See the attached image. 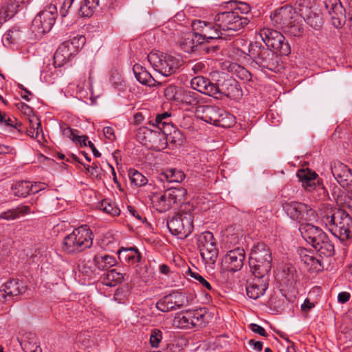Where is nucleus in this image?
<instances>
[{"label":"nucleus","mask_w":352,"mask_h":352,"mask_svg":"<svg viewBox=\"0 0 352 352\" xmlns=\"http://www.w3.org/2000/svg\"><path fill=\"white\" fill-rule=\"evenodd\" d=\"M322 223L340 241L349 239L352 234V217L339 208H327L321 217Z\"/></svg>","instance_id":"obj_1"},{"label":"nucleus","mask_w":352,"mask_h":352,"mask_svg":"<svg viewBox=\"0 0 352 352\" xmlns=\"http://www.w3.org/2000/svg\"><path fill=\"white\" fill-rule=\"evenodd\" d=\"M248 56L252 59L251 65L258 69L278 72L281 68L278 55L271 49L258 42L250 44Z\"/></svg>","instance_id":"obj_2"},{"label":"nucleus","mask_w":352,"mask_h":352,"mask_svg":"<svg viewBox=\"0 0 352 352\" xmlns=\"http://www.w3.org/2000/svg\"><path fill=\"white\" fill-rule=\"evenodd\" d=\"M92 244L91 231L86 226H80L64 237L62 248L68 254H76L91 248Z\"/></svg>","instance_id":"obj_3"},{"label":"nucleus","mask_w":352,"mask_h":352,"mask_svg":"<svg viewBox=\"0 0 352 352\" xmlns=\"http://www.w3.org/2000/svg\"><path fill=\"white\" fill-rule=\"evenodd\" d=\"M250 21L248 16H241L232 10L218 12L214 16V23L224 35L232 34L246 26Z\"/></svg>","instance_id":"obj_4"},{"label":"nucleus","mask_w":352,"mask_h":352,"mask_svg":"<svg viewBox=\"0 0 352 352\" xmlns=\"http://www.w3.org/2000/svg\"><path fill=\"white\" fill-rule=\"evenodd\" d=\"M186 195L187 190L184 188L171 187L162 195L152 193L148 197L156 210L160 212H164L174 205L179 204Z\"/></svg>","instance_id":"obj_5"},{"label":"nucleus","mask_w":352,"mask_h":352,"mask_svg":"<svg viewBox=\"0 0 352 352\" xmlns=\"http://www.w3.org/2000/svg\"><path fill=\"white\" fill-rule=\"evenodd\" d=\"M153 68L163 76H169L176 72L181 65L180 60L160 52H151L147 56Z\"/></svg>","instance_id":"obj_6"},{"label":"nucleus","mask_w":352,"mask_h":352,"mask_svg":"<svg viewBox=\"0 0 352 352\" xmlns=\"http://www.w3.org/2000/svg\"><path fill=\"white\" fill-rule=\"evenodd\" d=\"M170 232L179 239L186 238L193 230V215L182 212L172 217L167 222Z\"/></svg>","instance_id":"obj_7"},{"label":"nucleus","mask_w":352,"mask_h":352,"mask_svg":"<svg viewBox=\"0 0 352 352\" xmlns=\"http://www.w3.org/2000/svg\"><path fill=\"white\" fill-rule=\"evenodd\" d=\"M259 35L266 47H272L282 56H288L291 53V47L287 40L279 32L270 28L260 30Z\"/></svg>","instance_id":"obj_8"},{"label":"nucleus","mask_w":352,"mask_h":352,"mask_svg":"<svg viewBox=\"0 0 352 352\" xmlns=\"http://www.w3.org/2000/svg\"><path fill=\"white\" fill-rule=\"evenodd\" d=\"M57 15L56 7L54 5H50L33 19L32 32L36 36H41L50 32L55 23Z\"/></svg>","instance_id":"obj_9"},{"label":"nucleus","mask_w":352,"mask_h":352,"mask_svg":"<svg viewBox=\"0 0 352 352\" xmlns=\"http://www.w3.org/2000/svg\"><path fill=\"white\" fill-rule=\"evenodd\" d=\"M136 137L142 144L154 151H160L167 148L166 135L161 131L140 127L137 131Z\"/></svg>","instance_id":"obj_10"},{"label":"nucleus","mask_w":352,"mask_h":352,"mask_svg":"<svg viewBox=\"0 0 352 352\" xmlns=\"http://www.w3.org/2000/svg\"><path fill=\"white\" fill-rule=\"evenodd\" d=\"M288 217L298 222L311 221L314 215V210L308 205L298 202H285L282 205Z\"/></svg>","instance_id":"obj_11"},{"label":"nucleus","mask_w":352,"mask_h":352,"mask_svg":"<svg viewBox=\"0 0 352 352\" xmlns=\"http://www.w3.org/2000/svg\"><path fill=\"white\" fill-rule=\"evenodd\" d=\"M188 304V297L179 292H173L160 298L156 303V307L162 312H168L180 309Z\"/></svg>","instance_id":"obj_12"},{"label":"nucleus","mask_w":352,"mask_h":352,"mask_svg":"<svg viewBox=\"0 0 352 352\" xmlns=\"http://www.w3.org/2000/svg\"><path fill=\"white\" fill-rule=\"evenodd\" d=\"M324 5L331 17L332 25L342 28L346 21V10L340 0H324Z\"/></svg>","instance_id":"obj_13"},{"label":"nucleus","mask_w":352,"mask_h":352,"mask_svg":"<svg viewBox=\"0 0 352 352\" xmlns=\"http://www.w3.org/2000/svg\"><path fill=\"white\" fill-rule=\"evenodd\" d=\"M245 258V252L243 248H236L228 251L222 258V267L230 272L240 270Z\"/></svg>","instance_id":"obj_14"},{"label":"nucleus","mask_w":352,"mask_h":352,"mask_svg":"<svg viewBox=\"0 0 352 352\" xmlns=\"http://www.w3.org/2000/svg\"><path fill=\"white\" fill-rule=\"evenodd\" d=\"M197 112L201 113L200 118L206 122L219 126L228 117L226 111L216 106L203 105L198 108Z\"/></svg>","instance_id":"obj_15"},{"label":"nucleus","mask_w":352,"mask_h":352,"mask_svg":"<svg viewBox=\"0 0 352 352\" xmlns=\"http://www.w3.org/2000/svg\"><path fill=\"white\" fill-rule=\"evenodd\" d=\"M26 286L18 279H10L0 287V302H5L24 293Z\"/></svg>","instance_id":"obj_16"},{"label":"nucleus","mask_w":352,"mask_h":352,"mask_svg":"<svg viewBox=\"0 0 352 352\" xmlns=\"http://www.w3.org/2000/svg\"><path fill=\"white\" fill-rule=\"evenodd\" d=\"M296 175L307 191L311 192L317 189L324 190V186L315 172L309 169H301L298 171Z\"/></svg>","instance_id":"obj_17"},{"label":"nucleus","mask_w":352,"mask_h":352,"mask_svg":"<svg viewBox=\"0 0 352 352\" xmlns=\"http://www.w3.org/2000/svg\"><path fill=\"white\" fill-rule=\"evenodd\" d=\"M299 231L302 237L314 248L324 239L326 234L319 227L315 226L311 223H302L300 226Z\"/></svg>","instance_id":"obj_18"},{"label":"nucleus","mask_w":352,"mask_h":352,"mask_svg":"<svg viewBox=\"0 0 352 352\" xmlns=\"http://www.w3.org/2000/svg\"><path fill=\"white\" fill-rule=\"evenodd\" d=\"M331 173L334 178L342 187L352 189V169L341 162L331 165Z\"/></svg>","instance_id":"obj_19"},{"label":"nucleus","mask_w":352,"mask_h":352,"mask_svg":"<svg viewBox=\"0 0 352 352\" xmlns=\"http://www.w3.org/2000/svg\"><path fill=\"white\" fill-rule=\"evenodd\" d=\"M295 14L294 8L286 5L276 10L271 14L270 18L274 24L280 25L283 29L292 22Z\"/></svg>","instance_id":"obj_20"},{"label":"nucleus","mask_w":352,"mask_h":352,"mask_svg":"<svg viewBox=\"0 0 352 352\" xmlns=\"http://www.w3.org/2000/svg\"><path fill=\"white\" fill-rule=\"evenodd\" d=\"M268 278L255 277L248 283L246 287L247 296L252 299L256 300L263 296L268 287Z\"/></svg>","instance_id":"obj_21"},{"label":"nucleus","mask_w":352,"mask_h":352,"mask_svg":"<svg viewBox=\"0 0 352 352\" xmlns=\"http://www.w3.org/2000/svg\"><path fill=\"white\" fill-rule=\"evenodd\" d=\"M192 89L200 93L216 97L217 88L214 83L211 82L208 78L201 76L193 78L190 81Z\"/></svg>","instance_id":"obj_22"},{"label":"nucleus","mask_w":352,"mask_h":352,"mask_svg":"<svg viewBox=\"0 0 352 352\" xmlns=\"http://www.w3.org/2000/svg\"><path fill=\"white\" fill-rule=\"evenodd\" d=\"M201 43L195 34L189 32L181 38L179 46L186 53L198 54Z\"/></svg>","instance_id":"obj_23"},{"label":"nucleus","mask_w":352,"mask_h":352,"mask_svg":"<svg viewBox=\"0 0 352 352\" xmlns=\"http://www.w3.org/2000/svg\"><path fill=\"white\" fill-rule=\"evenodd\" d=\"M249 265L255 277L267 278V274L272 268V261L249 258Z\"/></svg>","instance_id":"obj_24"},{"label":"nucleus","mask_w":352,"mask_h":352,"mask_svg":"<svg viewBox=\"0 0 352 352\" xmlns=\"http://www.w3.org/2000/svg\"><path fill=\"white\" fill-rule=\"evenodd\" d=\"M217 88L216 98L222 95L228 98L234 97L239 91L237 87V82L232 79L224 80L222 82L219 80L217 83H214Z\"/></svg>","instance_id":"obj_25"},{"label":"nucleus","mask_w":352,"mask_h":352,"mask_svg":"<svg viewBox=\"0 0 352 352\" xmlns=\"http://www.w3.org/2000/svg\"><path fill=\"white\" fill-rule=\"evenodd\" d=\"M129 278V274L126 270L122 271L118 269H113L109 270L102 278V284L109 286L114 287L118 284H120L124 280Z\"/></svg>","instance_id":"obj_26"},{"label":"nucleus","mask_w":352,"mask_h":352,"mask_svg":"<svg viewBox=\"0 0 352 352\" xmlns=\"http://www.w3.org/2000/svg\"><path fill=\"white\" fill-rule=\"evenodd\" d=\"M224 34L221 32L220 29L215 25L214 21L212 22L207 21L205 30L199 39L202 43H210L212 40L222 41L223 39Z\"/></svg>","instance_id":"obj_27"},{"label":"nucleus","mask_w":352,"mask_h":352,"mask_svg":"<svg viewBox=\"0 0 352 352\" xmlns=\"http://www.w3.org/2000/svg\"><path fill=\"white\" fill-rule=\"evenodd\" d=\"M118 258L121 262H125L129 265L140 263L142 256L139 250L135 248H122L118 251Z\"/></svg>","instance_id":"obj_28"},{"label":"nucleus","mask_w":352,"mask_h":352,"mask_svg":"<svg viewBox=\"0 0 352 352\" xmlns=\"http://www.w3.org/2000/svg\"><path fill=\"white\" fill-rule=\"evenodd\" d=\"M201 256L208 264H214L217 258L219 250L217 248L215 239L207 244L201 245L199 248Z\"/></svg>","instance_id":"obj_29"},{"label":"nucleus","mask_w":352,"mask_h":352,"mask_svg":"<svg viewBox=\"0 0 352 352\" xmlns=\"http://www.w3.org/2000/svg\"><path fill=\"white\" fill-rule=\"evenodd\" d=\"M133 71L137 80L144 85L153 87L155 86L156 83L161 84V82H158L144 67L138 64L133 65Z\"/></svg>","instance_id":"obj_30"},{"label":"nucleus","mask_w":352,"mask_h":352,"mask_svg":"<svg viewBox=\"0 0 352 352\" xmlns=\"http://www.w3.org/2000/svg\"><path fill=\"white\" fill-rule=\"evenodd\" d=\"M301 262L305 265L309 272H318L322 269L321 261L314 255L308 253L307 250H301L300 252Z\"/></svg>","instance_id":"obj_31"},{"label":"nucleus","mask_w":352,"mask_h":352,"mask_svg":"<svg viewBox=\"0 0 352 352\" xmlns=\"http://www.w3.org/2000/svg\"><path fill=\"white\" fill-rule=\"evenodd\" d=\"M29 129L26 130V133L31 138H35L38 142L44 140V133L41 127L40 119L36 116H32L28 118Z\"/></svg>","instance_id":"obj_32"},{"label":"nucleus","mask_w":352,"mask_h":352,"mask_svg":"<svg viewBox=\"0 0 352 352\" xmlns=\"http://www.w3.org/2000/svg\"><path fill=\"white\" fill-rule=\"evenodd\" d=\"M29 206L19 205L15 208H12L0 213V219L12 221L20 217L21 215L33 213Z\"/></svg>","instance_id":"obj_33"},{"label":"nucleus","mask_w":352,"mask_h":352,"mask_svg":"<svg viewBox=\"0 0 352 352\" xmlns=\"http://www.w3.org/2000/svg\"><path fill=\"white\" fill-rule=\"evenodd\" d=\"M250 257L261 259L264 261L265 260L270 261H272V252L270 248L263 242H258L254 245L251 250Z\"/></svg>","instance_id":"obj_34"},{"label":"nucleus","mask_w":352,"mask_h":352,"mask_svg":"<svg viewBox=\"0 0 352 352\" xmlns=\"http://www.w3.org/2000/svg\"><path fill=\"white\" fill-rule=\"evenodd\" d=\"M166 139L167 140V146H170L172 148L182 145L185 142V137L183 133L176 128L173 129L165 130Z\"/></svg>","instance_id":"obj_35"},{"label":"nucleus","mask_w":352,"mask_h":352,"mask_svg":"<svg viewBox=\"0 0 352 352\" xmlns=\"http://www.w3.org/2000/svg\"><path fill=\"white\" fill-rule=\"evenodd\" d=\"M94 263L99 270H107L117 263L114 256L107 254H97L94 258Z\"/></svg>","instance_id":"obj_36"},{"label":"nucleus","mask_w":352,"mask_h":352,"mask_svg":"<svg viewBox=\"0 0 352 352\" xmlns=\"http://www.w3.org/2000/svg\"><path fill=\"white\" fill-rule=\"evenodd\" d=\"M199 95L195 91L181 89L177 104L195 106L199 103Z\"/></svg>","instance_id":"obj_37"},{"label":"nucleus","mask_w":352,"mask_h":352,"mask_svg":"<svg viewBox=\"0 0 352 352\" xmlns=\"http://www.w3.org/2000/svg\"><path fill=\"white\" fill-rule=\"evenodd\" d=\"M191 318L192 326L193 328H201L205 326L207 322L206 316L207 314V309L201 307L195 310H189Z\"/></svg>","instance_id":"obj_38"},{"label":"nucleus","mask_w":352,"mask_h":352,"mask_svg":"<svg viewBox=\"0 0 352 352\" xmlns=\"http://www.w3.org/2000/svg\"><path fill=\"white\" fill-rule=\"evenodd\" d=\"M321 240L322 241H319L318 244L314 247V249L325 257L333 256L335 253L334 245L328 236L325 234L324 239Z\"/></svg>","instance_id":"obj_39"},{"label":"nucleus","mask_w":352,"mask_h":352,"mask_svg":"<svg viewBox=\"0 0 352 352\" xmlns=\"http://www.w3.org/2000/svg\"><path fill=\"white\" fill-rule=\"evenodd\" d=\"M184 178V173L175 168L167 169L160 175V179L162 181H166L168 183H179L182 182Z\"/></svg>","instance_id":"obj_40"},{"label":"nucleus","mask_w":352,"mask_h":352,"mask_svg":"<svg viewBox=\"0 0 352 352\" xmlns=\"http://www.w3.org/2000/svg\"><path fill=\"white\" fill-rule=\"evenodd\" d=\"M21 344L26 352H41V349L37 342V338L34 333H26Z\"/></svg>","instance_id":"obj_41"},{"label":"nucleus","mask_w":352,"mask_h":352,"mask_svg":"<svg viewBox=\"0 0 352 352\" xmlns=\"http://www.w3.org/2000/svg\"><path fill=\"white\" fill-rule=\"evenodd\" d=\"M98 3L99 0H83L78 8L79 15L83 17L91 16Z\"/></svg>","instance_id":"obj_42"},{"label":"nucleus","mask_w":352,"mask_h":352,"mask_svg":"<svg viewBox=\"0 0 352 352\" xmlns=\"http://www.w3.org/2000/svg\"><path fill=\"white\" fill-rule=\"evenodd\" d=\"M191 318L189 310L184 314L177 315L173 320L174 326L180 329H192Z\"/></svg>","instance_id":"obj_43"},{"label":"nucleus","mask_w":352,"mask_h":352,"mask_svg":"<svg viewBox=\"0 0 352 352\" xmlns=\"http://www.w3.org/2000/svg\"><path fill=\"white\" fill-rule=\"evenodd\" d=\"M12 190L15 196L26 197L30 194V182L28 181H21L12 186Z\"/></svg>","instance_id":"obj_44"},{"label":"nucleus","mask_w":352,"mask_h":352,"mask_svg":"<svg viewBox=\"0 0 352 352\" xmlns=\"http://www.w3.org/2000/svg\"><path fill=\"white\" fill-rule=\"evenodd\" d=\"M100 208L104 212L113 217L118 216L120 213V208L116 206L113 202L107 199H103L101 201Z\"/></svg>","instance_id":"obj_45"},{"label":"nucleus","mask_w":352,"mask_h":352,"mask_svg":"<svg viewBox=\"0 0 352 352\" xmlns=\"http://www.w3.org/2000/svg\"><path fill=\"white\" fill-rule=\"evenodd\" d=\"M21 38V32L19 28L14 27L8 30L3 36V40L9 44L15 43Z\"/></svg>","instance_id":"obj_46"},{"label":"nucleus","mask_w":352,"mask_h":352,"mask_svg":"<svg viewBox=\"0 0 352 352\" xmlns=\"http://www.w3.org/2000/svg\"><path fill=\"white\" fill-rule=\"evenodd\" d=\"M129 177L131 184L136 186H144L148 182L147 179L141 173L135 169L129 170Z\"/></svg>","instance_id":"obj_47"},{"label":"nucleus","mask_w":352,"mask_h":352,"mask_svg":"<svg viewBox=\"0 0 352 352\" xmlns=\"http://www.w3.org/2000/svg\"><path fill=\"white\" fill-rule=\"evenodd\" d=\"M302 19L314 29H318L323 23L321 16L312 10L310 12V14H307V16H303Z\"/></svg>","instance_id":"obj_48"},{"label":"nucleus","mask_w":352,"mask_h":352,"mask_svg":"<svg viewBox=\"0 0 352 352\" xmlns=\"http://www.w3.org/2000/svg\"><path fill=\"white\" fill-rule=\"evenodd\" d=\"M67 46L63 45L62 47H59L56 52L54 54V65L60 67L63 62H65L70 55V53H68V50H67Z\"/></svg>","instance_id":"obj_49"},{"label":"nucleus","mask_w":352,"mask_h":352,"mask_svg":"<svg viewBox=\"0 0 352 352\" xmlns=\"http://www.w3.org/2000/svg\"><path fill=\"white\" fill-rule=\"evenodd\" d=\"M220 46L218 44L209 45V43L204 42L201 43L198 55L208 54L214 56L217 54Z\"/></svg>","instance_id":"obj_50"},{"label":"nucleus","mask_w":352,"mask_h":352,"mask_svg":"<svg viewBox=\"0 0 352 352\" xmlns=\"http://www.w3.org/2000/svg\"><path fill=\"white\" fill-rule=\"evenodd\" d=\"M186 274L197 280L200 285H201L204 288H206L210 292L214 291V289L212 288L210 283L198 272H193L190 268H188V271L186 272Z\"/></svg>","instance_id":"obj_51"},{"label":"nucleus","mask_w":352,"mask_h":352,"mask_svg":"<svg viewBox=\"0 0 352 352\" xmlns=\"http://www.w3.org/2000/svg\"><path fill=\"white\" fill-rule=\"evenodd\" d=\"M284 32L290 34L292 36H299L303 32V28L300 24L293 20L292 22L283 28Z\"/></svg>","instance_id":"obj_52"},{"label":"nucleus","mask_w":352,"mask_h":352,"mask_svg":"<svg viewBox=\"0 0 352 352\" xmlns=\"http://www.w3.org/2000/svg\"><path fill=\"white\" fill-rule=\"evenodd\" d=\"M181 89L182 87H178L175 85H168L164 89V96L167 100L173 101L177 103Z\"/></svg>","instance_id":"obj_53"},{"label":"nucleus","mask_w":352,"mask_h":352,"mask_svg":"<svg viewBox=\"0 0 352 352\" xmlns=\"http://www.w3.org/2000/svg\"><path fill=\"white\" fill-rule=\"evenodd\" d=\"M310 3L309 0H297L296 3V8L298 10L299 14L302 18L307 16V14H310L311 11Z\"/></svg>","instance_id":"obj_54"},{"label":"nucleus","mask_w":352,"mask_h":352,"mask_svg":"<svg viewBox=\"0 0 352 352\" xmlns=\"http://www.w3.org/2000/svg\"><path fill=\"white\" fill-rule=\"evenodd\" d=\"M206 21H201L199 19L193 20L191 22L192 33L195 34L198 38L201 37V35L206 26Z\"/></svg>","instance_id":"obj_55"},{"label":"nucleus","mask_w":352,"mask_h":352,"mask_svg":"<svg viewBox=\"0 0 352 352\" xmlns=\"http://www.w3.org/2000/svg\"><path fill=\"white\" fill-rule=\"evenodd\" d=\"M153 125L155 126L163 133H165V130L166 129H173V127L175 126L170 120V118L168 120H161L160 118H155Z\"/></svg>","instance_id":"obj_56"},{"label":"nucleus","mask_w":352,"mask_h":352,"mask_svg":"<svg viewBox=\"0 0 352 352\" xmlns=\"http://www.w3.org/2000/svg\"><path fill=\"white\" fill-rule=\"evenodd\" d=\"M232 10L236 12L239 15L248 16L250 19H252L251 14H250L251 8L250 5L245 2H239L237 6Z\"/></svg>","instance_id":"obj_57"},{"label":"nucleus","mask_w":352,"mask_h":352,"mask_svg":"<svg viewBox=\"0 0 352 352\" xmlns=\"http://www.w3.org/2000/svg\"><path fill=\"white\" fill-rule=\"evenodd\" d=\"M162 339V333L160 329H154L150 336V343L152 347L157 348Z\"/></svg>","instance_id":"obj_58"},{"label":"nucleus","mask_w":352,"mask_h":352,"mask_svg":"<svg viewBox=\"0 0 352 352\" xmlns=\"http://www.w3.org/2000/svg\"><path fill=\"white\" fill-rule=\"evenodd\" d=\"M338 204L342 205L344 207L347 208L352 212V196L342 193L339 195L336 200Z\"/></svg>","instance_id":"obj_59"},{"label":"nucleus","mask_w":352,"mask_h":352,"mask_svg":"<svg viewBox=\"0 0 352 352\" xmlns=\"http://www.w3.org/2000/svg\"><path fill=\"white\" fill-rule=\"evenodd\" d=\"M214 239V236L210 232H205L202 233L198 239V246L201 248V245H205L213 241Z\"/></svg>","instance_id":"obj_60"},{"label":"nucleus","mask_w":352,"mask_h":352,"mask_svg":"<svg viewBox=\"0 0 352 352\" xmlns=\"http://www.w3.org/2000/svg\"><path fill=\"white\" fill-rule=\"evenodd\" d=\"M18 109L21 110L24 114H25L28 118L34 116L33 113L32 109L24 102H19L16 104Z\"/></svg>","instance_id":"obj_61"},{"label":"nucleus","mask_w":352,"mask_h":352,"mask_svg":"<svg viewBox=\"0 0 352 352\" xmlns=\"http://www.w3.org/2000/svg\"><path fill=\"white\" fill-rule=\"evenodd\" d=\"M86 42V38L84 36L78 35L76 36H74L71 40V44L74 46L75 48H80L82 47Z\"/></svg>","instance_id":"obj_62"},{"label":"nucleus","mask_w":352,"mask_h":352,"mask_svg":"<svg viewBox=\"0 0 352 352\" xmlns=\"http://www.w3.org/2000/svg\"><path fill=\"white\" fill-rule=\"evenodd\" d=\"M80 272L89 278H93L95 274L92 268L86 264H84L80 267Z\"/></svg>","instance_id":"obj_63"},{"label":"nucleus","mask_w":352,"mask_h":352,"mask_svg":"<svg viewBox=\"0 0 352 352\" xmlns=\"http://www.w3.org/2000/svg\"><path fill=\"white\" fill-rule=\"evenodd\" d=\"M250 329L253 332L258 333L261 336L266 337L267 336L265 329L257 324H254V323L250 324Z\"/></svg>","instance_id":"obj_64"}]
</instances>
